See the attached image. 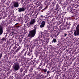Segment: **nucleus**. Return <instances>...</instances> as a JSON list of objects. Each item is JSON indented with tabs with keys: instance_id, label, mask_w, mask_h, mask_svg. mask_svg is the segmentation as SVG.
<instances>
[{
	"instance_id": "nucleus-7",
	"label": "nucleus",
	"mask_w": 79,
	"mask_h": 79,
	"mask_svg": "<svg viewBox=\"0 0 79 79\" xmlns=\"http://www.w3.org/2000/svg\"><path fill=\"white\" fill-rule=\"evenodd\" d=\"M25 10L24 8H20L18 10L19 12H21L22 11H24Z\"/></svg>"
},
{
	"instance_id": "nucleus-22",
	"label": "nucleus",
	"mask_w": 79,
	"mask_h": 79,
	"mask_svg": "<svg viewBox=\"0 0 79 79\" xmlns=\"http://www.w3.org/2000/svg\"><path fill=\"white\" fill-rule=\"evenodd\" d=\"M67 35V34H64V36H65V37H66V35Z\"/></svg>"
},
{
	"instance_id": "nucleus-11",
	"label": "nucleus",
	"mask_w": 79,
	"mask_h": 79,
	"mask_svg": "<svg viewBox=\"0 0 79 79\" xmlns=\"http://www.w3.org/2000/svg\"><path fill=\"white\" fill-rule=\"evenodd\" d=\"M45 26L44 25H42V24H41V25H40V27L41 28H42V27H44Z\"/></svg>"
},
{
	"instance_id": "nucleus-6",
	"label": "nucleus",
	"mask_w": 79,
	"mask_h": 79,
	"mask_svg": "<svg viewBox=\"0 0 79 79\" xmlns=\"http://www.w3.org/2000/svg\"><path fill=\"white\" fill-rule=\"evenodd\" d=\"M3 27L1 26H0V35H2L3 34Z\"/></svg>"
},
{
	"instance_id": "nucleus-23",
	"label": "nucleus",
	"mask_w": 79,
	"mask_h": 79,
	"mask_svg": "<svg viewBox=\"0 0 79 79\" xmlns=\"http://www.w3.org/2000/svg\"><path fill=\"white\" fill-rule=\"evenodd\" d=\"M16 27L18 28V27H19V26H16Z\"/></svg>"
},
{
	"instance_id": "nucleus-15",
	"label": "nucleus",
	"mask_w": 79,
	"mask_h": 79,
	"mask_svg": "<svg viewBox=\"0 0 79 79\" xmlns=\"http://www.w3.org/2000/svg\"><path fill=\"white\" fill-rule=\"evenodd\" d=\"M51 13V12L50 11H49V12L47 14L48 15H50V14Z\"/></svg>"
},
{
	"instance_id": "nucleus-19",
	"label": "nucleus",
	"mask_w": 79,
	"mask_h": 79,
	"mask_svg": "<svg viewBox=\"0 0 79 79\" xmlns=\"http://www.w3.org/2000/svg\"><path fill=\"white\" fill-rule=\"evenodd\" d=\"M27 70H25V71L24 72V73H27Z\"/></svg>"
},
{
	"instance_id": "nucleus-25",
	"label": "nucleus",
	"mask_w": 79,
	"mask_h": 79,
	"mask_svg": "<svg viewBox=\"0 0 79 79\" xmlns=\"http://www.w3.org/2000/svg\"><path fill=\"white\" fill-rule=\"evenodd\" d=\"M19 48H21L20 47H19Z\"/></svg>"
},
{
	"instance_id": "nucleus-20",
	"label": "nucleus",
	"mask_w": 79,
	"mask_h": 79,
	"mask_svg": "<svg viewBox=\"0 0 79 79\" xmlns=\"http://www.w3.org/2000/svg\"><path fill=\"white\" fill-rule=\"evenodd\" d=\"M16 52H18V49H17L15 51Z\"/></svg>"
},
{
	"instance_id": "nucleus-10",
	"label": "nucleus",
	"mask_w": 79,
	"mask_h": 79,
	"mask_svg": "<svg viewBox=\"0 0 79 79\" xmlns=\"http://www.w3.org/2000/svg\"><path fill=\"white\" fill-rule=\"evenodd\" d=\"M23 68H20V73H22V72H23Z\"/></svg>"
},
{
	"instance_id": "nucleus-12",
	"label": "nucleus",
	"mask_w": 79,
	"mask_h": 79,
	"mask_svg": "<svg viewBox=\"0 0 79 79\" xmlns=\"http://www.w3.org/2000/svg\"><path fill=\"white\" fill-rule=\"evenodd\" d=\"M42 71H43L45 73H47V69H42Z\"/></svg>"
},
{
	"instance_id": "nucleus-24",
	"label": "nucleus",
	"mask_w": 79,
	"mask_h": 79,
	"mask_svg": "<svg viewBox=\"0 0 79 79\" xmlns=\"http://www.w3.org/2000/svg\"><path fill=\"white\" fill-rule=\"evenodd\" d=\"M38 23H39V24H40V22H38Z\"/></svg>"
},
{
	"instance_id": "nucleus-2",
	"label": "nucleus",
	"mask_w": 79,
	"mask_h": 79,
	"mask_svg": "<svg viewBox=\"0 0 79 79\" xmlns=\"http://www.w3.org/2000/svg\"><path fill=\"white\" fill-rule=\"evenodd\" d=\"M13 68L15 71H18L20 68L19 64L18 62L14 64Z\"/></svg>"
},
{
	"instance_id": "nucleus-13",
	"label": "nucleus",
	"mask_w": 79,
	"mask_h": 79,
	"mask_svg": "<svg viewBox=\"0 0 79 79\" xmlns=\"http://www.w3.org/2000/svg\"><path fill=\"white\" fill-rule=\"evenodd\" d=\"M50 73V71H48L47 72V74L48 76V74H49V73Z\"/></svg>"
},
{
	"instance_id": "nucleus-16",
	"label": "nucleus",
	"mask_w": 79,
	"mask_h": 79,
	"mask_svg": "<svg viewBox=\"0 0 79 79\" xmlns=\"http://www.w3.org/2000/svg\"><path fill=\"white\" fill-rule=\"evenodd\" d=\"M2 57V54H0V59L1 58V57Z\"/></svg>"
},
{
	"instance_id": "nucleus-4",
	"label": "nucleus",
	"mask_w": 79,
	"mask_h": 79,
	"mask_svg": "<svg viewBox=\"0 0 79 79\" xmlns=\"http://www.w3.org/2000/svg\"><path fill=\"white\" fill-rule=\"evenodd\" d=\"M35 22V19H34L31 20L30 23V25H32V24H33Z\"/></svg>"
},
{
	"instance_id": "nucleus-5",
	"label": "nucleus",
	"mask_w": 79,
	"mask_h": 79,
	"mask_svg": "<svg viewBox=\"0 0 79 79\" xmlns=\"http://www.w3.org/2000/svg\"><path fill=\"white\" fill-rule=\"evenodd\" d=\"M14 7H18L19 6V4L18 3V2H15L14 3Z\"/></svg>"
},
{
	"instance_id": "nucleus-17",
	"label": "nucleus",
	"mask_w": 79,
	"mask_h": 79,
	"mask_svg": "<svg viewBox=\"0 0 79 79\" xmlns=\"http://www.w3.org/2000/svg\"><path fill=\"white\" fill-rule=\"evenodd\" d=\"M47 77V76H44V78H46Z\"/></svg>"
},
{
	"instance_id": "nucleus-9",
	"label": "nucleus",
	"mask_w": 79,
	"mask_h": 79,
	"mask_svg": "<svg viewBox=\"0 0 79 79\" xmlns=\"http://www.w3.org/2000/svg\"><path fill=\"white\" fill-rule=\"evenodd\" d=\"M41 24L44 26H45V22L44 21H43L41 23Z\"/></svg>"
},
{
	"instance_id": "nucleus-1",
	"label": "nucleus",
	"mask_w": 79,
	"mask_h": 79,
	"mask_svg": "<svg viewBox=\"0 0 79 79\" xmlns=\"http://www.w3.org/2000/svg\"><path fill=\"white\" fill-rule=\"evenodd\" d=\"M29 32L30 33L28 35V37L31 38L34 37L36 34V28H34L32 30L30 31Z\"/></svg>"
},
{
	"instance_id": "nucleus-21",
	"label": "nucleus",
	"mask_w": 79,
	"mask_h": 79,
	"mask_svg": "<svg viewBox=\"0 0 79 79\" xmlns=\"http://www.w3.org/2000/svg\"><path fill=\"white\" fill-rule=\"evenodd\" d=\"M2 40H5V39L3 38L2 39Z\"/></svg>"
},
{
	"instance_id": "nucleus-18",
	"label": "nucleus",
	"mask_w": 79,
	"mask_h": 79,
	"mask_svg": "<svg viewBox=\"0 0 79 79\" xmlns=\"http://www.w3.org/2000/svg\"><path fill=\"white\" fill-rule=\"evenodd\" d=\"M30 54V52H28V53H27V55H29Z\"/></svg>"
},
{
	"instance_id": "nucleus-27",
	"label": "nucleus",
	"mask_w": 79,
	"mask_h": 79,
	"mask_svg": "<svg viewBox=\"0 0 79 79\" xmlns=\"http://www.w3.org/2000/svg\"><path fill=\"white\" fill-rule=\"evenodd\" d=\"M40 16H41V17H42V16H43V15H41Z\"/></svg>"
},
{
	"instance_id": "nucleus-29",
	"label": "nucleus",
	"mask_w": 79,
	"mask_h": 79,
	"mask_svg": "<svg viewBox=\"0 0 79 79\" xmlns=\"http://www.w3.org/2000/svg\"><path fill=\"white\" fill-rule=\"evenodd\" d=\"M14 48H15V47H14L13 48V49H14Z\"/></svg>"
},
{
	"instance_id": "nucleus-3",
	"label": "nucleus",
	"mask_w": 79,
	"mask_h": 79,
	"mask_svg": "<svg viewBox=\"0 0 79 79\" xmlns=\"http://www.w3.org/2000/svg\"><path fill=\"white\" fill-rule=\"evenodd\" d=\"M77 31H75L74 33V35L75 36L79 35V25H78L76 27Z\"/></svg>"
},
{
	"instance_id": "nucleus-26",
	"label": "nucleus",
	"mask_w": 79,
	"mask_h": 79,
	"mask_svg": "<svg viewBox=\"0 0 79 79\" xmlns=\"http://www.w3.org/2000/svg\"><path fill=\"white\" fill-rule=\"evenodd\" d=\"M18 24V23H16V24H15V25H16L17 24Z\"/></svg>"
},
{
	"instance_id": "nucleus-28",
	"label": "nucleus",
	"mask_w": 79,
	"mask_h": 79,
	"mask_svg": "<svg viewBox=\"0 0 79 79\" xmlns=\"http://www.w3.org/2000/svg\"><path fill=\"white\" fill-rule=\"evenodd\" d=\"M16 48H15V50H16Z\"/></svg>"
},
{
	"instance_id": "nucleus-14",
	"label": "nucleus",
	"mask_w": 79,
	"mask_h": 79,
	"mask_svg": "<svg viewBox=\"0 0 79 79\" xmlns=\"http://www.w3.org/2000/svg\"><path fill=\"white\" fill-rule=\"evenodd\" d=\"M47 32L44 31V32H43V34H47Z\"/></svg>"
},
{
	"instance_id": "nucleus-8",
	"label": "nucleus",
	"mask_w": 79,
	"mask_h": 79,
	"mask_svg": "<svg viewBox=\"0 0 79 79\" xmlns=\"http://www.w3.org/2000/svg\"><path fill=\"white\" fill-rule=\"evenodd\" d=\"M52 42L53 43L54 42V43H55V42H56V40L55 39H53V40L52 41Z\"/></svg>"
}]
</instances>
